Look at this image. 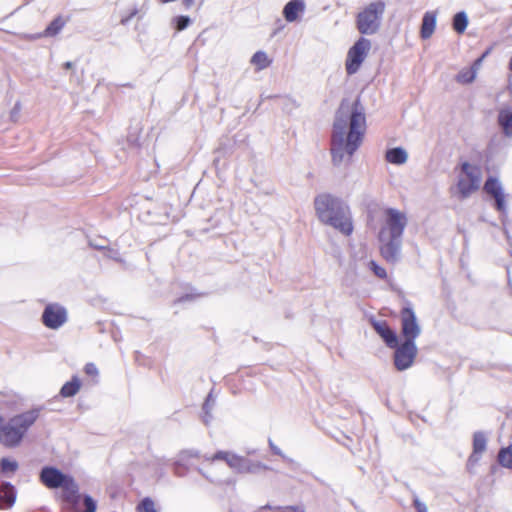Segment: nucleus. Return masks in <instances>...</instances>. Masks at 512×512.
I'll return each instance as SVG.
<instances>
[{"instance_id": "f257e3e1", "label": "nucleus", "mask_w": 512, "mask_h": 512, "mask_svg": "<svg viewBox=\"0 0 512 512\" xmlns=\"http://www.w3.org/2000/svg\"><path fill=\"white\" fill-rule=\"evenodd\" d=\"M366 130L364 108L358 100L349 113L341 106L336 112L331 136L330 152L335 166L348 165L360 147Z\"/></svg>"}, {"instance_id": "f03ea898", "label": "nucleus", "mask_w": 512, "mask_h": 512, "mask_svg": "<svg viewBox=\"0 0 512 512\" xmlns=\"http://www.w3.org/2000/svg\"><path fill=\"white\" fill-rule=\"evenodd\" d=\"M385 225L380 229V251L383 258L392 264L399 261L401 256L402 236L407 226V217L395 208L385 210Z\"/></svg>"}, {"instance_id": "7ed1b4c3", "label": "nucleus", "mask_w": 512, "mask_h": 512, "mask_svg": "<svg viewBox=\"0 0 512 512\" xmlns=\"http://www.w3.org/2000/svg\"><path fill=\"white\" fill-rule=\"evenodd\" d=\"M314 206L322 223L332 226L344 235L352 233L350 209L341 199L331 194H321L315 198Z\"/></svg>"}, {"instance_id": "20e7f679", "label": "nucleus", "mask_w": 512, "mask_h": 512, "mask_svg": "<svg viewBox=\"0 0 512 512\" xmlns=\"http://www.w3.org/2000/svg\"><path fill=\"white\" fill-rule=\"evenodd\" d=\"M39 415V408L16 414L8 420L0 414V444L7 448L19 446L27 431L39 418Z\"/></svg>"}, {"instance_id": "39448f33", "label": "nucleus", "mask_w": 512, "mask_h": 512, "mask_svg": "<svg viewBox=\"0 0 512 512\" xmlns=\"http://www.w3.org/2000/svg\"><path fill=\"white\" fill-rule=\"evenodd\" d=\"M40 481L49 489L62 488V499L67 505L77 506L79 485L73 477L52 466H45L40 472Z\"/></svg>"}, {"instance_id": "423d86ee", "label": "nucleus", "mask_w": 512, "mask_h": 512, "mask_svg": "<svg viewBox=\"0 0 512 512\" xmlns=\"http://www.w3.org/2000/svg\"><path fill=\"white\" fill-rule=\"evenodd\" d=\"M386 4L383 0L369 3L356 15L355 24L361 35H375L380 31Z\"/></svg>"}, {"instance_id": "0eeeda50", "label": "nucleus", "mask_w": 512, "mask_h": 512, "mask_svg": "<svg viewBox=\"0 0 512 512\" xmlns=\"http://www.w3.org/2000/svg\"><path fill=\"white\" fill-rule=\"evenodd\" d=\"M460 169L456 183V194L458 199L464 200L480 188L482 172L479 166L469 162H463Z\"/></svg>"}, {"instance_id": "6e6552de", "label": "nucleus", "mask_w": 512, "mask_h": 512, "mask_svg": "<svg viewBox=\"0 0 512 512\" xmlns=\"http://www.w3.org/2000/svg\"><path fill=\"white\" fill-rule=\"evenodd\" d=\"M371 47V40L362 36L349 48L345 61V69L348 75H354L359 71Z\"/></svg>"}, {"instance_id": "1a4fd4ad", "label": "nucleus", "mask_w": 512, "mask_h": 512, "mask_svg": "<svg viewBox=\"0 0 512 512\" xmlns=\"http://www.w3.org/2000/svg\"><path fill=\"white\" fill-rule=\"evenodd\" d=\"M401 335L405 342H413L421 334V326L412 307L406 306L400 312Z\"/></svg>"}, {"instance_id": "9d476101", "label": "nucleus", "mask_w": 512, "mask_h": 512, "mask_svg": "<svg viewBox=\"0 0 512 512\" xmlns=\"http://www.w3.org/2000/svg\"><path fill=\"white\" fill-rule=\"evenodd\" d=\"M393 349H395L393 356L395 368L398 371L409 369L413 365L418 353L416 343L403 341L401 344L398 343Z\"/></svg>"}, {"instance_id": "9b49d317", "label": "nucleus", "mask_w": 512, "mask_h": 512, "mask_svg": "<svg viewBox=\"0 0 512 512\" xmlns=\"http://www.w3.org/2000/svg\"><path fill=\"white\" fill-rule=\"evenodd\" d=\"M41 320L45 327L53 330L59 329L68 320L67 310L58 303H50L45 306Z\"/></svg>"}, {"instance_id": "f8f14e48", "label": "nucleus", "mask_w": 512, "mask_h": 512, "mask_svg": "<svg viewBox=\"0 0 512 512\" xmlns=\"http://www.w3.org/2000/svg\"><path fill=\"white\" fill-rule=\"evenodd\" d=\"M483 190L494 199L495 209L502 215L507 214L506 194L501 182L496 177H488L484 183Z\"/></svg>"}, {"instance_id": "ddd939ff", "label": "nucleus", "mask_w": 512, "mask_h": 512, "mask_svg": "<svg viewBox=\"0 0 512 512\" xmlns=\"http://www.w3.org/2000/svg\"><path fill=\"white\" fill-rule=\"evenodd\" d=\"M371 325L376 333L382 338L384 343L389 348H394L398 344V336L394 330H392L385 320L379 321L372 319Z\"/></svg>"}, {"instance_id": "4468645a", "label": "nucleus", "mask_w": 512, "mask_h": 512, "mask_svg": "<svg viewBox=\"0 0 512 512\" xmlns=\"http://www.w3.org/2000/svg\"><path fill=\"white\" fill-rule=\"evenodd\" d=\"M304 10V0H291L284 6L283 16L287 22H294Z\"/></svg>"}, {"instance_id": "2eb2a0df", "label": "nucleus", "mask_w": 512, "mask_h": 512, "mask_svg": "<svg viewBox=\"0 0 512 512\" xmlns=\"http://www.w3.org/2000/svg\"><path fill=\"white\" fill-rule=\"evenodd\" d=\"M16 500V491L10 482H3L0 486V509L11 508Z\"/></svg>"}, {"instance_id": "dca6fc26", "label": "nucleus", "mask_w": 512, "mask_h": 512, "mask_svg": "<svg viewBox=\"0 0 512 512\" xmlns=\"http://www.w3.org/2000/svg\"><path fill=\"white\" fill-rule=\"evenodd\" d=\"M436 12L427 11L422 18L420 36L422 39H429L435 31L436 27Z\"/></svg>"}, {"instance_id": "f3484780", "label": "nucleus", "mask_w": 512, "mask_h": 512, "mask_svg": "<svg viewBox=\"0 0 512 512\" xmlns=\"http://www.w3.org/2000/svg\"><path fill=\"white\" fill-rule=\"evenodd\" d=\"M66 22L67 21L62 16H58L46 27L43 33L32 36L31 38L54 37L61 32Z\"/></svg>"}, {"instance_id": "a211bd4d", "label": "nucleus", "mask_w": 512, "mask_h": 512, "mask_svg": "<svg viewBox=\"0 0 512 512\" xmlns=\"http://www.w3.org/2000/svg\"><path fill=\"white\" fill-rule=\"evenodd\" d=\"M385 159L391 164L402 165L407 162L408 154L402 147H395L386 151Z\"/></svg>"}, {"instance_id": "6ab92c4d", "label": "nucleus", "mask_w": 512, "mask_h": 512, "mask_svg": "<svg viewBox=\"0 0 512 512\" xmlns=\"http://www.w3.org/2000/svg\"><path fill=\"white\" fill-rule=\"evenodd\" d=\"M81 388V381L77 376H73L72 379L66 382L61 390L60 395L64 398L75 396Z\"/></svg>"}, {"instance_id": "aec40b11", "label": "nucleus", "mask_w": 512, "mask_h": 512, "mask_svg": "<svg viewBox=\"0 0 512 512\" xmlns=\"http://www.w3.org/2000/svg\"><path fill=\"white\" fill-rule=\"evenodd\" d=\"M498 122L503 133L507 137H512V110H502L498 115Z\"/></svg>"}, {"instance_id": "412c9836", "label": "nucleus", "mask_w": 512, "mask_h": 512, "mask_svg": "<svg viewBox=\"0 0 512 512\" xmlns=\"http://www.w3.org/2000/svg\"><path fill=\"white\" fill-rule=\"evenodd\" d=\"M215 404H216V398L214 397L213 392L211 391L207 395V397L203 403V406H202V410H203L202 420L205 425H209L213 419L212 410H213Z\"/></svg>"}, {"instance_id": "4be33fe9", "label": "nucleus", "mask_w": 512, "mask_h": 512, "mask_svg": "<svg viewBox=\"0 0 512 512\" xmlns=\"http://www.w3.org/2000/svg\"><path fill=\"white\" fill-rule=\"evenodd\" d=\"M80 499H81V497L77 500V506H73V505H68V506L71 509H73L75 512H95L96 511L97 503L90 495H84L82 497L83 509L81 508V505H80Z\"/></svg>"}, {"instance_id": "5701e85b", "label": "nucleus", "mask_w": 512, "mask_h": 512, "mask_svg": "<svg viewBox=\"0 0 512 512\" xmlns=\"http://www.w3.org/2000/svg\"><path fill=\"white\" fill-rule=\"evenodd\" d=\"M473 452L483 454L487 449V436L482 431H476L473 434L472 441Z\"/></svg>"}, {"instance_id": "b1692460", "label": "nucleus", "mask_w": 512, "mask_h": 512, "mask_svg": "<svg viewBox=\"0 0 512 512\" xmlns=\"http://www.w3.org/2000/svg\"><path fill=\"white\" fill-rule=\"evenodd\" d=\"M497 462L504 468L512 469V444L499 450Z\"/></svg>"}, {"instance_id": "393cba45", "label": "nucleus", "mask_w": 512, "mask_h": 512, "mask_svg": "<svg viewBox=\"0 0 512 512\" xmlns=\"http://www.w3.org/2000/svg\"><path fill=\"white\" fill-rule=\"evenodd\" d=\"M468 25V17L464 11L458 12L453 17L452 26L453 29L459 33L462 34Z\"/></svg>"}, {"instance_id": "a878e982", "label": "nucleus", "mask_w": 512, "mask_h": 512, "mask_svg": "<svg viewBox=\"0 0 512 512\" xmlns=\"http://www.w3.org/2000/svg\"><path fill=\"white\" fill-rule=\"evenodd\" d=\"M251 63L255 65L258 70L267 68L271 64V60L268 58L266 52L257 51L251 58Z\"/></svg>"}, {"instance_id": "bb28decb", "label": "nucleus", "mask_w": 512, "mask_h": 512, "mask_svg": "<svg viewBox=\"0 0 512 512\" xmlns=\"http://www.w3.org/2000/svg\"><path fill=\"white\" fill-rule=\"evenodd\" d=\"M476 70L474 67L462 69L456 76V81L461 84H469L474 81Z\"/></svg>"}, {"instance_id": "cd10ccee", "label": "nucleus", "mask_w": 512, "mask_h": 512, "mask_svg": "<svg viewBox=\"0 0 512 512\" xmlns=\"http://www.w3.org/2000/svg\"><path fill=\"white\" fill-rule=\"evenodd\" d=\"M226 463L229 467L237 471H242L245 468V459L234 453H230V455L226 459Z\"/></svg>"}, {"instance_id": "c85d7f7f", "label": "nucleus", "mask_w": 512, "mask_h": 512, "mask_svg": "<svg viewBox=\"0 0 512 512\" xmlns=\"http://www.w3.org/2000/svg\"><path fill=\"white\" fill-rule=\"evenodd\" d=\"M88 244L90 247L96 250L104 251L109 246V240L107 238L97 236L94 238H89Z\"/></svg>"}, {"instance_id": "c756f323", "label": "nucleus", "mask_w": 512, "mask_h": 512, "mask_svg": "<svg viewBox=\"0 0 512 512\" xmlns=\"http://www.w3.org/2000/svg\"><path fill=\"white\" fill-rule=\"evenodd\" d=\"M138 512H157L154 502L151 498H144L137 506Z\"/></svg>"}, {"instance_id": "7c9ffc66", "label": "nucleus", "mask_w": 512, "mask_h": 512, "mask_svg": "<svg viewBox=\"0 0 512 512\" xmlns=\"http://www.w3.org/2000/svg\"><path fill=\"white\" fill-rule=\"evenodd\" d=\"M191 23V19L188 16H177L173 18V24L177 31H182L186 29Z\"/></svg>"}, {"instance_id": "2f4dec72", "label": "nucleus", "mask_w": 512, "mask_h": 512, "mask_svg": "<svg viewBox=\"0 0 512 512\" xmlns=\"http://www.w3.org/2000/svg\"><path fill=\"white\" fill-rule=\"evenodd\" d=\"M482 454L473 452L468 457L467 463H466V469L469 473H473L474 468L477 466L481 459Z\"/></svg>"}, {"instance_id": "473e14b6", "label": "nucleus", "mask_w": 512, "mask_h": 512, "mask_svg": "<svg viewBox=\"0 0 512 512\" xmlns=\"http://www.w3.org/2000/svg\"><path fill=\"white\" fill-rule=\"evenodd\" d=\"M0 466L2 472H14L18 468V464L16 461H11L7 458L1 459Z\"/></svg>"}, {"instance_id": "72a5a7b5", "label": "nucleus", "mask_w": 512, "mask_h": 512, "mask_svg": "<svg viewBox=\"0 0 512 512\" xmlns=\"http://www.w3.org/2000/svg\"><path fill=\"white\" fill-rule=\"evenodd\" d=\"M281 101H282V109L286 113H291L298 106L297 102L290 97H284L281 99Z\"/></svg>"}, {"instance_id": "f704fd0d", "label": "nucleus", "mask_w": 512, "mask_h": 512, "mask_svg": "<svg viewBox=\"0 0 512 512\" xmlns=\"http://www.w3.org/2000/svg\"><path fill=\"white\" fill-rule=\"evenodd\" d=\"M104 256L119 263L124 262L119 251L117 249L110 248L109 246L104 250Z\"/></svg>"}, {"instance_id": "c9c22d12", "label": "nucleus", "mask_w": 512, "mask_h": 512, "mask_svg": "<svg viewBox=\"0 0 512 512\" xmlns=\"http://www.w3.org/2000/svg\"><path fill=\"white\" fill-rule=\"evenodd\" d=\"M370 265V269L374 272V274L381 278V279H385L387 277V272L386 270L379 266L375 261H370L369 263Z\"/></svg>"}, {"instance_id": "e433bc0d", "label": "nucleus", "mask_w": 512, "mask_h": 512, "mask_svg": "<svg viewBox=\"0 0 512 512\" xmlns=\"http://www.w3.org/2000/svg\"><path fill=\"white\" fill-rule=\"evenodd\" d=\"M413 505L417 512H428L426 504L422 502L416 494L413 495Z\"/></svg>"}, {"instance_id": "4c0bfd02", "label": "nucleus", "mask_w": 512, "mask_h": 512, "mask_svg": "<svg viewBox=\"0 0 512 512\" xmlns=\"http://www.w3.org/2000/svg\"><path fill=\"white\" fill-rule=\"evenodd\" d=\"M231 452H227V451H218L216 452L212 457H211V460L212 461H215V460H224L226 462V459L228 458V456L230 455Z\"/></svg>"}, {"instance_id": "58836bf2", "label": "nucleus", "mask_w": 512, "mask_h": 512, "mask_svg": "<svg viewBox=\"0 0 512 512\" xmlns=\"http://www.w3.org/2000/svg\"><path fill=\"white\" fill-rule=\"evenodd\" d=\"M85 372L88 375H97L98 374V369H97V367L93 363H87L85 365Z\"/></svg>"}, {"instance_id": "ea45409f", "label": "nucleus", "mask_w": 512, "mask_h": 512, "mask_svg": "<svg viewBox=\"0 0 512 512\" xmlns=\"http://www.w3.org/2000/svg\"><path fill=\"white\" fill-rule=\"evenodd\" d=\"M137 13H138L137 8H134V9L129 13V15H127V16H125V17H123V18L121 19V21H120V22H121V24H122V25H126V24H127V23H128V22H129V21H130V20H131V19H132V18H133Z\"/></svg>"}, {"instance_id": "a19ab883", "label": "nucleus", "mask_w": 512, "mask_h": 512, "mask_svg": "<svg viewBox=\"0 0 512 512\" xmlns=\"http://www.w3.org/2000/svg\"><path fill=\"white\" fill-rule=\"evenodd\" d=\"M269 446L273 454L283 456L282 451L278 448L271 440H269Z\"/></svg>"}, {"instance_id": "79ce46f5", "label": "nucleus", "mask_w": 512, "mask_h": 512, "mask_svg": "<svg viewBox=\"0 0 512 512\" xmlns=\"http://www.w3.org/2000/svg\"><path fill=\"white\" fill-rule=\"evenodd\" d=\"M488 54V52H485L482 57L478 58L477 60L474 61L473 65L471 67H474L475 70L477 71V69L479 68L481 62H482V59Z\"/></svg>"}, {"instance_id": "37998d69", "label": "nucleus", "mask_w": 512, "mask_h": 512, "mask_svg": "<svg viewBox=\"0 0 512 512\" xmlns=\"http://www.w3.org/2000/svg\"><path fill=\"white\" fill-rule=\"evenodd\" d=\"M182 4L186 9H189L195 4V0H183Z\"/></svg>"}, {"instance_id": "c03bdc74", "label": "nucleus", "mask_w": 512, "mask_h": 512, "mask_svg": "<svg viewBox=\"0 0 512 512\" xmlns=\"http://www.w3.org/2000/svg\"><path fill=\"white\" fill-rule=\"evenodd\" d=\"M199 472H200V473H201V474H202L206 479H208L210 482H212V483H217V481H216V480H214V479L210 478V477H209L208 475H206V474H205L201 469H199Z\"/></svg>"}, {"instance_id": "a18cd8bd", "label": "nucleus", "mask_w": 512, "mask_h": 512, "mask_svg": "<svg viewBox=\"0 0 512 512\" xmlns=\"http://www.w3.org/2000/svg\"><path fill=\"white\" fill-rule=\"evenodd\" d=\"M190 298H191V296H190V295H186V296H183V297L179 298L177 301H178V302H182V301L188 300V299H190Z\"/></svg>"}, {"instance_id": "49530a36", "label": "nucleus", "mask_w": 512, "mask_h": 512, "mask_svg": "<svg viewBox=\"0 0 512 512\" xmlns=\"http://www.w3.org/2000/svg\"><path fill=\"white\" fill-rule=\"evenodd\" d=\"M64 67H65L66 69H71V68L73 67V63L68 61V62H66V63L64 64Z\"/></svg>"}, {"instance_id": "de8ad7c7", "label": "nucleus", "mask_w": 512, "mask_h": 512, "mask_svg": "<svg viewBox=\"0 0 512 512\" xmlns=\"http://www.w3.org/2000/svg\"><path fill=\"white\" fill-rule=\"evenodd\" d=\"M179 466H180L179 464H175L174 472H175L176 475L180 476L181 474H180V472L178 470Z\"/></svg>"}, {"instance_id": "09e8293b", "label": "nucleus", "mask_w": 512, "mask_h": 512, "mask_svg": "<svg viewBox=\"0 0 512 512\" xmlns=\"http://www.w3.org/2000/svg\"><path fill=\"white\" fill-rule=\"evenodd\" d=\"M292 509L295 510L296 512H305L304 509L300 507H293Z\"/></svg>"}, {"instance_id": "8fccbe9b", "label": "nucleus", "mask_w": 512, "mask_h": 512, "mask_svg": "<svg viewBox=\"0 0 512 512\" xmlns=\"http://www.w3.org/2000/svg\"><path fill=\"white\" fill-rule=\"evenodd\" d=\"M509 253H510V255L512 256V245H510Z\"/></svg>"}]
</instances>
